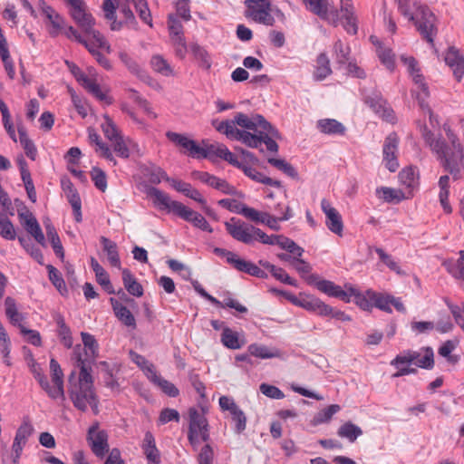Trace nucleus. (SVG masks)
<instances>
[{
    "label": "nucleus",
    "mask_w": 464,
    "mask_h": 464,
    "mask_svg": "<svg viewBox=\"0 0 464 464\" xmlns=\"http://www.w3.org/2000/svg\"><path fill=\"white\" fill-rule=\"evenodd\" d=\"M191 52L195 58L199 62L200 67L208 70L211 67V58L208 53L200 45L195 44L191 46Z\"/></svg>",
    "instance_id": "45"
},
{
    "label": "nucleus",
    "mask_w": 464,
    "mask_h": 464,
    "mask_svg": "<svg viewBox=\"0 0 464 464\" xmlns=\"http://www.w3.org/2000/svg\"><path fill=\"white\" fill-rule=\"evenodd\" d=\"M446 63L453 71V74L458 81H460L464 75V57L455 47H450L445 55Z\"/></svg>",
    "instance_id": "17"
},
{
    "label": "nucleus",
    "mask_w": 464,
    "mask_h": 464,
    "mask_svg": "<svg viewBox=\"0 0 464 464\" xmlns=\"http://www.w3.org/2000/svg\"><path fill=\"white\" fill-rule=\"evenodd\" d=\"M248 353L250 355L261 359H270L278 356V352L276 350H271L266 345L256 343H253L248 346Z\"/></svg>",
    "instance_id": "42"
},
{
    "label": "nucleus",
    "mask_w": 464,
    "mask_h": 464,
    "mask_svg": "<svg viewBox=\"0 0 464 464\" xmlns=\"http://www.w3.org/2000/svg\"><path fill=\"white\" fill-rule=\"evenodd\" d=\"M5 310L10 323L19 327V324H22V322L24 320V316L18 311L16 302L13 297L7 296L5 299Z\"/></svg>",
    "instance_id": "30"
},
{
    "label": "nucleus",
    "mask_w": 464,
    "mask_h": 464,
    "mask_svg": "<svg viewBox=\"0 0 464 464\" xmlns=\"http://www.w3.org/2000/svg\"><path fill=\"white\" fill-rule=\"evenodd\" d=\"M71 15L77 24L83 29H90L95 24L94 18L90 13L86 12V5L75 9H71Z\"/></svg>",
    "instance_id": "28"
},
{
    "label": "nucleus",
    "mask_w": 464,
    "mask_h": 464,
    "mask_svg": "<svg viewBox=\"0 0 464 464\" xmlns=\"http://www.w3.org/2000/svg\"><path fill=\"white\" fill-rule=\"evenodd\" d=\"M337 434L342 438H346L350 442H354L362 434V430L359 426L348 421L339 428Z\"/></svg>",
    "instance_id": "39"
},
{
    "label": "nucleus",
    "mask_w": 464,
    "mask_h": 464,
    "mask_svg": "<svg viewBox=\"0 0 464 464\" xmlns=\"http://www.w3.org/2000/svg\"><path fill=\"white\" fill-rule=\"evenodd\" d=\"M345 288L347 289L349 303L351 302V297H354L355 304L359 305L362 309L365 311L371 310V308L372 307V301L369 298L367 294L365 295L361 294L356 288L353 287L351 285H345Z\"/></svg>",
    "instance_id": "35"
},
{
    "label": "nucleus",
    "mask_w": 464,
    "mask_h": 464,
    "mask_svg": "<svg viewBox=\"0 0 464 464\" xmlns=\"http://www.w3.org/2000/svg\"><path fill=\"white\" fill-rule=\"evenodd\" d=\"M449 270L454 277L464 279V250L459 252V258Z\"/></svg>",
    "instance_id": "64"
},
{
    "label": "nucleus",
    "mask_w": 464,
    "mask_h": 464,
    "mask_svg": "<svg viewBox=\"0 0 464 464\" xmlns=\"http://www.w3.org/2000/svg\"><path fill=\"white\" fill-rule=\"evenodd\" d=\"M245 16L254 22L267 26L275 24V18L271 14L270 0H246Z\"/></svg>",
    "instance_id": "5"
},
{
    "label": "nucleus",
    "mask_w": 464,
    "mask_h": 464,
    "mask_svg": "<svg viewBox=\"0 0 464 464\" xmlns=\"http://www.w3.org/2000/svg\"><path fill=\"white\" fill-rule=\"evenodd\" d=\"M221 342L224 344V346L232 350L239 349L245 343L244 341L239 340L238 334L237 332L232 331L228 327H223Z\"/></svg>",
    "instance_id": "36"
},
{
    "label": "nucleus",
    "mask_w": 464,
    "mask_h": 464,
    "mask_svg": "<svg viewBox=\"0 0 464 464\" xmlns=\"http://www.w3.org/2000/svg\"><path fill=\"white\" fill-rule=\"evenodd\" d=\"M332 73L330 67V61L327 55L324 53H320L316 59V66L314 72V79L316 81H323Z\"/></svg>",
    "instance_id": "32"
},
{
    "label": "nucleus",
    "mask_w": 464,
    "mask_h": 464,
    "mask_svg": "<svg viewBox=\"0 0 464 464\" xmlns=\"http://www.w3.org/2000/svg\"><path fill=\"white\" fill-rule=\"evenodd\" d=\"M18 241L25 251L40 265L44 264V256L40 248L35 246L29 237H18Z\"/></svg>",
    "instance_id": "41"
},
{
    "label": "nucleus",
    "mask_w": 464,
    "mask_h": 464,
    "mask_svg": "<svg viewBox=\"0 0 464 464\" xmlns=\"http://www.w3.org/2000/svg\"><path fill=\"white\" fill-rule=\"evenodd\" d=\"M189 425L188 433L200 435V440L204 442L209 440L208 422L203 412L195 408L188 411Z\"/></svg>",
    "instance_id": "11"
},
{
    "label": "nucleus",
    "mask_w": 464,
    "mask_h": 464,
    "mask_svg": "<svg viewBox=\"0 0 464 464\" xmlns=\"http://www.w3.org/2000/svg\"><path fill=\"white\" fill-rule=\"evenodd\" d=\"M88 139H89V142L91 144H94L96 146V152L100 151L101 152V156L104 159H106L107 160L111 161V162H113L114 165H116V160L110 150V148L108 147L107 144H105L100 135L95 131L94 129L92 128H89L88 129Z\"/></svg>",
    "instance_id": "23"
},
{
    "label": "nucleus",
    "mask_w": 464,
    "mask_h": 464,
    "mask_svg": "<svg viewBox=\"0 0 464 464\" xmlns=\"http://www.w3.org/2000/svg\"><path fill=\"white\" fill-rule=\"evenodd\" d=\"M340 411V406L337 404H332L322 411H320L314 416V422L316 424H321L324 422H328L332 417Z\"/></svg>",
    "instance_id": "52"
},
{
    "label": "nucleus",
    "mask_w": 464,
    "mask_h": 464,
    "mask_svg": "<svg viewBox=\"0 0 464 464\" xmlns=\"http://www.w3.org/2000/svg\"><path fill=\"white\" fill-rule=\"evenodd\" d=\"M48 270L49 280L55 286V288L63 295L67 292L66 285L61 273L52 265L46 266Z\"/></svg>",
    "instance_id": "43"
},
{
    "label": "nucleus",
    "mask_w": 464,
    "mask_h": 464,
    "mask_svg": "<svg viewBox=\"0 0 464 464\" xmlns=\"http://www.w3.org/2000/svg\"><path fill=\"white\" fill-rule=\"evenodd\" d=\"M242 171L246 176L250 178L251 179L276 188L281 187V182L279 180L273 179L269 177L265 176L263 173L259 172L256 169L246 164L242 169Z\"/></svg>",
    "instance_id": "31"
},
{
    "label": "nucleus",
    "mask_w": 464,
    "mask_h": 464,
    "mask_svg": "<svg viewBox=\"0 0 464 464\" xmlns=\"http://www.w3.org/2000/svg\"><path fill=\"white\" fill-rule=\"evenodd\" d=\"M134 7L140 18L151 26V15L147 2L145 0L138 1L134 4Z\"/></svg>",
    "instance_id": "63"
},
{
    "label": "nucleus",
    "mask_w": 464,
    "mask_h": 464,
    "mask_svg": "<svg viewBox=\"0 0 464 464\" xmlns=\"http://www.w3.org/2000/svg\"><path fill=\"white\" fill-rule=\"evenodd\" d=\"M167 138L173 142L175 145L182 148L184 150L182 151L184 154H188V148L190 147L193 140L189 139L184 134L168 131L166 133Z\"/></svg>",
    "instance_id": "46"
},
{
    "label": "nucleus",
    "mask_w": 464,
    "mask_h": 464,
    "mask_svg": "<svg viewBox=\"0 0 464 464\" xmlns=\"http://www.w3.org/2000/svg\"><path fill=\"white\" fill-rule=\"evenodd\" d=\"M267 245H277L282 249L287 251L292 255H295L296 256H302L304 250L303 247L298 246L294 240L283 236V235H271L268 236Z\"/></svg>",
    "instance_id": "19"
},
{
    "label": "nucleus",
    "mask_w": 464,
    "mask_h": 464,
    "mask_svg": "<svg viewBox=\"0 0 464 464\" xmlns=\"http://www.w3.org/2000/svg\"><path fill=\"white\" fill-rule=\"evenodd\" d=\"M398 9L401 14L407 17L409 21H414L415 16L412 14V8L416 7V0H397Z\"/></svg>",
    "instance_id": "54"
},
{
    "label": "nucleus",
    "mask_w": 464,
    "mask_h": 464,
    "mask_svg": "<svg viewBox=\"0 0 464 464\" xmlns=\"http://www.w3.org/2000/svg\"><path fill=\"white\" fill-rule=\"evenodd\" d=\"M148 378L168 396L175 398L179 394V389L172 382L163 379L157 373L154 365L148 366Z\"/></svg>",
    "instance_id": "18"
},
{
    "label": "nucleus",
    "mask_w": 464,
    "mask_h": 464,
    "mask_svg": "<svg viewBox=\"0 0 464 464\" xmlns=\"http://www.w3.org/2000/svg\"><path fill=\"white\" fill-rule=\"evenodd\" d=\"M369 298L372 301V306L382 311L392 313L391 295L376 293L372 290H367Z\"/></svg>",
    "instance_id": "38"
},
{
    "label": "nucleus",
    "mask_w": 464,
    "mask_h": 464,
    "mask_svg": "<svg viewBox=\"0 0 464 464\" xmlns=\"http://www.w3.org/2000/svg\"><path fill=\"white\" fill-rule=\"evenodd\" d=\"M321 208L325 214V224L328 229L338 236H342L343 224L340 213L325 198L322 199Z\"/></svg>",
    "instance_id": "15"
},
{
    "label": "nucleus",
    "mask_w": 464,
    "mask_h": 464,
    "mask_svg": "<svg viewBox=\"0 0 464 464\" xmlns=\"http://www.w3.org/2000/svg\"><path fill=\"white\" fill-rule=\"evenodd\" d=\"M0 236L6 240H14L16 237L15 230L11 220L0 215Z\"/></svg>",
    "instance_id": "49"
},
{
    "label": "nucleus",
    "mask_w": 464,
    "mask_h": 464,
    "mask_svg": "<svg viewBox=\"0 0 464 464\" xmlns=\"http://www.w3.org/2000/svg\"><path fill=\"white\" fill-rule=\"evenodd\" d=\"M307 279L308 285L315 286L320 292L349 303L347 289L343 290L340 285L332 281L322 279L318 275H311Z\"/></svg>",
    "instance_id": "10"
},
{
    "label": "nucleus",
    "mask_w": 464,
    "mask_h": 464,
    "mask_svg": "<svg viewBox=\"0 0 464 464\" xmlns=\"http://www.w3.org/2000/svg\"><path fill=\"white\" fill-rule=\"evenodd\" d=\"M122 282L125 289L131 295L140 297L143 295L142 285L136 280L131 272L124 268L122 269Z\"/></svg>",
    "instance_id": "29"
},
{
    "label": "nucleus",
    "mask_w": 464,
    "mask_h": 464,
    "mask_svg": "<svg viewBox=\"0 0 464 464\" xmlns=\"http://www.w3.org/2000/svg\"><path fill=\"white\" fill-rule=\"evenodd\" d=\"M306 9L321 19L328 22L334 26L340 24V14L337 9H329L328 0H303Z\"/></svg>",
    "instance_id": "6"
},
{
    "label": "nucleus",
    "mask_w": 464,
    "mask_h": 464,
    "mask_svg": "<svg viewBox=\"0 0 464 464\" xmlns=\"http://www.w3.org/2000/svg\"><path fill=\"white\" fill-rule=\"evenodd\" d=\"M146 193L147 196L152 199L154 206L159 209L172 212L185 221L191 223L195 227L203 231H208L209 233L213 231L208 222L201 214L188 208L181 202L172 200L167 193L160 189L155 187H150L147 188Z\"/></svg>",
    "instance_id": "3"
},
{
    "label": "nucleus",
    "mask_w": 464,
    "mask_h": 464,
    "mask_svg": "<svg viewBox=\"0 0 464 464\" xmlns=\"http://www.w3.org/2000/svg\"><path fill=\"white\" fill-rule=\"evenodd\" d=\"M24 229L42 246L45 245V237L35 217L29 211L19 213Z\"/></svg>",
    "instance_id": "16"
},
{
    "label": "nucleus",
    "mask_w": 464,
    "mask_h": 464,
    "mask_svg": "<svg viewBox=\"0 0 464 464\" xmlns=\"http://www.w3.org/2000/svg\"><path fill=\"white\" fill-rule=\"evenodd\" d=\"M399 179L401 185L409 189V193H411L419 186L417 169L412 167L402 169L399 173Z\"/></svg>",
    "instance_id": "27"
},
{
    "label": "nucleus",
    "mask_w": 464,
    "mask_h": 464,
    "mask_svg": "<svg viewBox=\"0 0 464 464\" xmlns=\"http://www.w3.org/2000/svg\"><path fill=\"white\" fill-rule=\"evenodd\" d=\"M398 145L399 138L397 134L395 132L390 133L384 140L382 153L385 166L392 172H395L399 168L397 160Z\"/></svg>",
    "instance_id": "12"
},
{
    "label": "nucleus",
    "mask_w": 464,
    "mask_h": 464,
    "mask_svg": "<svg viewBox=\"0 0 464 464\" xmlns=\"http://www.w3.org/2000/svg\"><path fill=\"white\" fill-rule=\"evenodd\" d=\"M268 162L290 178L296 179L298 177V173L295 169L284 160L271 158L268 159Z\"/></svg>",
    "instance_id": "50"
},
{
    "label": "nucleus",
    "mask_w": 464,
    "mask_h": 464,
    "mask_svg": "<svg viewBox=\"0 0 464 464\" xmlns=\"http://www.w3.org/2000/svg\"><path fill=\"white\" fill-rule=\"evenodd\" d=\"M153 70L164 76H169L173 71L168 62L160 55H154L150 60Z\"/></svg>",
    "instance_id": "48"
},
{
    "label": "nucleus",
    "mask_w": 464,
    "mask_h": 464,
    "mask_svg": "<svg viewBox=\"0 0 464 464\" xmlns=\"http://www.w3.org/2000/svg\"><path fill=\"white\" fill-rule=\"evenodd\" d=\"M292 218V214L290 213V208L287 207L286 212L280 218H276L266 213L263 220H261V224L267 225L271 229L278 231L280 229V226L278 225V220H288Z\"/></svg>",
    "instance_id": "55"
},
{
    "label": "nucleus",
    "mask_w": 464,
    "mask_h": 464,
    "mask_svg": "<svg viewBox=\"0 0 464 464\" xmlns=\"http://www.w3.org/2000/svg\"><path fill=\"white\" fill-rule=\"evenodd\" d=\"M115 316L126 326L136 328V320L131 312L116 298H110Z\"/></svg>",
    "instance_id": "20"
},
{
    "label": "nucleus",
    "mask_w": 464,
    "mask_h": 464,
    "mask_svg": "<svg viewBox=\"0 0 464 464\" xmlns=\"http://www.w3.org/2000/svg\"><path fill=\"white\" fill-rule=\"evenodd\" d=\"M317 129L327 135H344L346 128L335 119H322L316 123Z\"/></svg>",
    "instance_id": "24"
},
{
    "label": "nucleus",
    "mask_w": 464,
    "mask_h": 464,
    "mask_svg": "<svg viewBox=\"0 0 464 464\" xmlns=\"http://www.w3.org/2000/svg\"><path fill=\"white\" fill-rule=\"evenodd\" d=\"M19 141L25 155L34 160L37 156V150L32 140L29 139L26 130L23 126H18Z\"/></svg>",
    "instance_id": "34"
},
{
    "label": "nucleus",
    "mask_w": 464,
    "mask_h": 464,
    "mask_svg": "<svg viewBox=\"0 0 464 464\" xmlns=\"http://www.w3.org/2000/svg\"><path fill=\"white\" fill-rule=\"evenodd\" d=\"M171 187L179 192L183 193L186 197L198 202L200 205L206 204V199L201 193L194 188L189 183L179 179H171Z\"/></svg>",
    "instance_id": "22"
},
{
    "label": "nucleus",
    "mask_w": 464,
    "mask_h": 464,
    "mask_svg": "<svg viewBox=\"0 0 464 464\" xmlns=\"http://www.w3.org/2000/svg\"><path fill=\"white\" fill-rule=\"evenodd\" d=\"M54 320L58 326V335L61 338L62 343L66 348L72 346V337L70 328L66 325L64 318L62 314H57L54 316Z\"/></svg>",
    "instance_id": "37"
},
{
    "label": "nucleus",
    "mask_w": 464,
    "mask_h": 464,
    "mask_svg": "<svg viewBox=\"0 0 464 464\" xmlns=\"http://www.w3.org/2000/svg\"><path fill=\"white\" fill-rule=\"evenodd\" d=\"M233 122V124H237L242 128L246 130H250L253 131L258 130L261 129V132H265L269 130L272 131L273 136H278V130L275 129L262 115L255 114L251 117L239 112L235 116L234 121H229Z\"/></svg>",
    "instance_id": "8"
},
{
    "label": "nucleus",
    "mask_w": 464,
    "mask_h": 464,
    "mask_svg": "<svg viewBox=\"0 0 464 464\" xmlns=\"http://www.w3.org/2000/svg\"><path fill=\"white\" fill-rule=\"evenodd\" d=\"M232 266L239 272H244L247 275L253 276L256 265L250 261L242 259L237 256Z\"/></svg>",
    "instance_id": "60"
},
{
    "label": "nucleus",
    "mask_w": 464,
    "mask_h": 464,
    "mask_svg": "<svg viewBox=\"0 0 464 464\" xmlns=\"http://www.w3.org/2000/svg\"><path fill=\"white\" fill-rule=\"evenodd\" d=\"M213 125L218 131L225 134L228 139L240 140L250 148L257 149L262 145V143H265L269 151L277 152L278 150V145L275 141V139L279 138V135L273 136L272 131L269 130L265 132H261L260 129L255 131L256 134H253L249 131L241 130L236 128L233 122H230L229 121H220L218 124L214 121Z\"/></svg>",
    "instance_id": "4"
},
{
    "label": "nucleus",
    "mask_w": 464,
    "mask_h": 464,
    "mask_svg": "<svg viewBox=\"0 0 464 464\" xmlns=\"http://www.w3.org/2000/svg\"><path fill=\"white\" fill-rule=\"evenodd\" d=\"M91 177L94 186L104 192L107 188V177L105 172L98 167H93L91 170Z\"/></svg>",
    "instance_id": "51"
},
{
    "label": "nucleus",
    "mask_w": 464,
    "mask_h": 464,
    "mask_svg": "<svg viewBox=\"0 0 464 464\" xmlns=\"http://www.w3.org/2000/svg\"><path fill=\"white\" fill-rule=\"evenodd\" d=\"M102 130L104 136L111 142L118 137H121V131L109 115L103 116V122L102 123Z\"/></svg>",
    "instance_id": "40"
},
{
    "label": "nucleus",
    "mask_w": 464,
    "mask_h": 464,
    "mask_svg": "<svg viewBox=\"0 0 464 464\" xmlns=\"http://www.w3.org/2000/svg\"><path fill=\"white\" fill-rule=\"evenodd\" d=\"M301 256H296L293 255V266L300 275V276L305 280L308 284V277L312 275V266L311 265L304 259L300 258Z\"/></svg>",
    "instance_id": "47"
},
{
    "label": "nucleus",
    "mask_w": 464,
    "mask_h": 464,
    "mask_svg": "<svg viewBox=\"0 0 464 464\" xmlns=\"http://www.w3.org/2000/svg\"><path fill=\"white\" fill-rule=\"evenodd\" d=\"M215 185V189H218L226 195H234L239 198H244V194L242 192L237 191L234 186L230 185L223 179L218 178Z\"/></svg>",
    "instance_id": "58"
},
{
    "label": "nucleus",
    "mask_w": 464,
    "mask_h": 464,
    "mask_svg": "<svg viewBox=\"0 0 464 464\" xmlns=\"http://www.w3.org/2000/svg\"><path fill=\"white\" fill-rule=\"evenodd\" d=\"M34 428L28 418L24 419L22 425L18 428L14 440L26 443L27 439L32 435Z\"/></svg>",
    "instance_id": "57"
},
{
    "label": "nucleus",
    "mask_w": 464,
    "mask_h": 464,
    "mask_svg": "<svg viewBox=\"0 0 464 464\" xmlns=\"http://www.w3.org/2000/svg\"><path fill=\"white\" fill-rule=\"evenodd\" d=\"M260 392L268 398L280 400L285 397L284 392L276 386L262 383L259 386Z\"/></svg>",
    "instance_id": "62"
},
{
    "label": "nucleus",
    "mask_w": 464,
    "mask_h": 464,
    "mask_svg": "<svg viewBox=\"0 0 464 464\" xmlns=\"http://www.w3.org/2000/svg\"><path fill=\"white\" fill-rule=\"evenodd\" d=\"M83 353L87 352L80 344L73 348V358L76 361V366L80 368L79 376L75 378V372H72L69 377V397L73 406L81 411H86L90 406L94 414L99 412V400L94 392L93 379L91 374V362L83 358Z\"/></svg>",
    "instance_id": "2"
},
{
    "label": "nucleus",
    "mask_w": 464,
    "mask_h": 464,
    "mask_svg": "<svg viewBox=\"0 0 464 464\" xmlns=\"http://www.w3.org/2000/svg\"><path fill=\"white\" fill-rule=\"evenodd\" d=\"M119 58L126 65V67L130 70V72L138 75L140 78L143 77L144 72L127 53L121 52L119 53Z\"/></svg>",
    "instance_id": "53"
},
{
    "label": "nucleus",
    "mask_w": 464,
    "mask_h": 464,
    "mask_svg": "<svg viewBox=\"0 0 464 464\" xmlns=\"http://www.w3.org/2000/svg\"><path fill=\"white\" fill-rule=\"evenodd\" d=\"M372 44H378L376 53L381 63L390 71H392L395 67L394 53L391 48L382 46L379 41L371 36Z\"/></svg>",
    "instance_id": "26"
},
{
    "label": "nucleus",
    "mask_w": 464,
    "mask_h": 464,
    "mask_svg": "<svg viewBox=\"0 0 464 464\" xmlns=\"http://www.w3.org/2000/svg\"><path fill=\"white\" fill-rule=\"evenodd\" d=\"M232 420L235 422V432L242 433L246 430V417L240 408L235 410L232 413Z\"/></svg>",
    "instance_id": "59"
},
{
    "label": "nucleus",
    "mask_w": 464,
    "mask_h": 464,
    "mask_svg": "<svg viewBox=\"0 0 464 464\" xmlns=\"http://www.w3.org/2000/svg\"><path fill=\"white\" fill-rule=\"evenodd\" d=\"M336 62L340 64H345L349 60L350 49L344 46L341 40L335 42L334 45Z\"/></svg>",
    "instance_id": "56"
},
{
    "label": "nucleus",
    "mask_w": 464,
    "mask_h": 464,
    "mask_svg": "<svg viewBox=\"0 0 464 464\" xmlns=\"http://www.w3.org/2000/svg\"><path fill=\"white\" fill-rule=\"evenodd\" d=\"M435 20V15L429 8L420 7V13L413 21L420 34L429 43H433V36L437 33Z\"/></svg>",
    "instance_id": "9"
},
{
    "label": "nucleus",
    "mask_w": 464,
    "mask_h": 464,
    "mask_svg": "<svg viewBox=\"0 0 464 464\" xmlns=\"http://www.w3.org/2000/svg\"><path fill=\"white\" fill-rule=\"evenodd\" d=\"M146 176L149 181L153 184H159L161 180H166L170 184L172 179H169L167 173L160 168L155 165L147 168Z\"/></svg>",
    "instance_id": "44"
},
{
    "label": "nucleus",
    "mask_w": 464,
    "mask_h": 464,
    "mask_svg": "<svg viewBox=\"0 0 464 464\" xmlns=\"http://www.w3.org/2000/svg\"><path fill=\"white\" fill-rule=\"evenodd\" d=\"M142 450L144 451V454L146 455V458L148 460L153 462L154 464H160V451L156 447L155 444V439L151 432L147 431L145 433L143 443H142Z\"/></svg>",
    "instance_id": "25"
},
{
    "label": "nucleus",
    "mask_w": 464,
    "mask_h": 464,
    "mask_svg": "<svg viewBox=\"0 0 464 464\" xmlns=\"http://www.w3.org/2000/svg\"><path fill=\"white\" fill-rule=\"evenodd\" d=\"M101 243L102 245L103 250L107 254L110 264L114 267L121 268V260L116 243L105 237H101Z\"/></svg>",
    "instance_id": "33"
},
{
    "label": "nucleus",
    "mask_w": 464,
    "mask_h": 464,
    "mask_svg": "<svg viewBox=\"0 0 464 464\" xmlns=\"http://www.w3.org/2000/svg\"><path fill=\"white\" fill-rule=\"evenodd\" d=\"M365 102L386 121H392L393 120L392 111L386 106V102L379 94L367 96L365 98Z\"/></svg>",
    "instance_id": "21"
},
{
    "label": "nucleus",
    "mask_w": 464,
    "mask_h": 464,
    "mask_svg": "<svg viewBox=\"0 0 464 464\" xmlns=\"http://www.w3.org/2000/svg\"><path fill=\"white\" fill-rule=\"evenodd\" d=\"M448 141L440 133L435 134L425 124H420V132L425 145L440 161L441 167L455 179L464 175V152L459 138L450 126L444 124Z\"/></svg>",
    "instance_id": "1"
},
{
    "label": "nucleus",
    "mask_w": 464,
    "mask_h": 464,
    "mask_svg": "<svg viewBox=\"0 0 464 464\" xmlns=\"http://www.w3.org/2000/svg\"><path fill=\"white\" fill-rule=\"evenodd\" d=\"M61 186L72 206L75 221L78 223L82 222V201L78 191L68 178H62Z\"/></svg>",
    "instance_id": "14"
},
{
    "label": "nucleus",
    "mask_w": 464,
    "mask_h": 464,
    "mask_svg": "<svg viewBox=\"0 0 464 464\" xmlns=\"http://www.w3.org/2000/svg\"><path fill=\"white\" fill-rule=\"evenodd\" d=\"M88 441L92 452L97 457H103L109 450L108 435L104 430H100L98 424L92 425L88 430Z\"/></svg>",
    "instance_id": "13"
},
{
    "label": "nucleus",
    "mask_w": 464,
    "mask_h": 464,
    "mask_svg": "<svg viewBox=\"0 0 464 464\" xmlns=\"http://www.w3.org/2000/svg\"><path fill=\"white\" fill-rule=\"evenodd\" d=\"M197 460L198 464H213L214 450L209 444H206L201 448Z\"/></svg>",
    "instance_id": "61"
},
{
    "label": "nucleus",
    "mask_w": 464,
    "mask_h": 464,
    "mask_svg": "<svg viewBox=\"0 0 464 464\" xmlns=\"http://www.w3.org/2000/svg\"><path fill=\"white\" fill-rule=\"evenodd\" d=\"M227 233L237 241L250 245L254 242L255 226L236 218L225 222Z\"/></svg>",
    "instance_id": "7"
}]
</instances>
